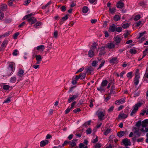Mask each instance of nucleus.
<instances>
[{"instance_id": "b1692460", "label": "nucleus", "mask_w": 148, "mask_h": 148, "mask_svg": "<svg viewBox=\"0 0 148 148\" xmlns=\"http://www.w3.org/2000/svg\"><path fill=\"white\" fill-rule=\"evenodd\" d=\"M86 73H82L79 75V79H84L86 77Z\"/></svg>"}, {"instance_id": "6ab92c4d", "label": "nucleus", "mask_w": 148, "mask_h": 148, "mask_svg": "<svg viewBox=\"0 0 148 148\" xmlns=\"http://www.w3.org/2000/svg\"><path fill=\"white\" fill-rule=\"evenodd\" d=\"M24 73V71L21 69H19L17 75L20 77H22L23 75V73Z\"/></svg>"}, {"instance_id": "a18cd8bd", "label": "nucleus", "mask_w": 148, "mask_h": 148, "mask_svg": "<svg viewBox=\"0 0 148 148\" xmlns=\"http://www.w3.org/2000/svg\"><path fill=\"white\" fill-rule=\"evenodd\" d=\"M10 87L8 85H4L3 86V88L4 90H8L10 88Z\"/></svg>"}, {"instance_id": "412c9836", "label": "nucleus", "mask_w": 148, "mask_h": 148, "mask_svg": "<svg viewBox=\"0 0 148 148\" xmlns=\"http://www.w3.org/2000/svg\"><path fill=\"white\" fill-rule=\"evenodd\" d=\"M104 48L101 47L100 48V50L99 51V55L100 56L103 55L105 54V52L104 51Z\"/></svg>"}, {"instance_id": "9d476101", "label": "nucleus", "mask_w": 148, "mask_h": 148, "mask_svg": "<svg viewBox=\"0 0 148 148\" xmlns=\"http://www.w3.org/2000/svg\"><path fill=\"white\" fill-rule=\"evenodd\" d=\"M88 56L90 58H92L95 56V53L94 50L90 49L88 52Z\"/></svg>"}, {"instance_id": "774afa93", "label": "nucleus", "mask_w": 148, "mask_h": 148, "mask_svg": "<svg viewBox=\"0 0 148 148\" xmlns=\"http://www.w3.org/2000/svg\"><path fill=\"white\" fill-rule=\"evenodd\" d=\"M134 129L135 130L134 133L136 134L140 130L138 128H137L136 127H134Z\"/></svg>"}, {"instance_id": "c03bdc74", "label": "nucleus", "mask_w": 148, "mask_h": 148, "mask_svg": "<svg viewBox=\"0 0 148 148\" xmlns=\"http://www.w3.org/2000/svg\"><path fill=\"white\" fill-rule=\"evenodd\" d=\"M91 123V121H89L85 122L83 124V125L85 127H87V125H90Z\"/></svg>"}, {"instance_id": "09e8293b", "label": "nucleus", "mask_w": 148, "mask_h": 148, "mask_svg": "<svg viewBox=\"0 0 148 148\" xmlns=\"http://www.w3.org/2000/svg\"><path fill=\"white\" fill-rule=\"evenodd\" d=\"M120 19L119 16L118 15H115L114 17V19L115 21H118Z\"/></svg>"}, {"instance_id": "4be33fe9", "label": "nucleus", "mask_w": 148, "mask_h": 148, "mask_svg": "<svg viewBox=\"0 0 148 148\" xmlns=\"http://www.w3.org/2000/svg\"><path fill=\"white\" fill-rule=\"evenodd\" d=\"M143 79L146 82L148 83V72H146L143 77Z\"/></svg>"}, {"instance_id": "ddd939ff", "label": "nucleus", "mask_w": 148, "mask_h": 148, "mask_svg": "<svg viewBox=\"0 0 148 148\" xmlns=\"http://www.w3.org/2000/svg\"><path fill=\"white\" fill-rule=\"evenodd\" d=\"M49 143V141L47 140H45L41 141L40 142V146L41 147H43L47 144Z\"/></svg>"}, {"instance_id": "bf43d9fd", "label": "nucleus", "mask_w": 148, "mask_h": 148, "mask_svg": "<svg viewBox=\"0 0 148 148\" xmlns=\"http://www.w3.org/2000/svg\"><path fill=\"white\" fill-rule=\"evenodd\" d=\"M18 51L17 49H15L12 53V54L14 56H16L18 55Z\"/></svg>"}, {"instance_id": "49530a36", "label": "nucleus", "mask_w": 148, "mask_h": 148, "mask_svg": "<svg viewBox=\"0 0 148 148\" xmlns=\"http://www.w3.org/2000/svg\"><path fill=\"white\" fill-rule=\"evenodd\" d=\"M129 26V25L128 23H125L122 25V27L124 29H126Z\"/></svg>"}, {"instance_id": "dca6fc26", "label": "nucleus", "mask_w": 148, "mask_h": 148, "mask_svg": "<svg viewBox=\"0 0 148 148\" xmlns=\"http://www.w3.org/2000/svg\"><path fill=\"white\" fill-rule=\"evenodd\" d=\"M77 139H73L71 142V143L70 145L71 146V147H73L76 146V142H77Z\"/></svg>"}, {"instance_id": "a19ab883", "label": "nucleus", "mask_w": 148, "mask_h": 148, "mask_svg": "<svg viewBox=\"0 0 148 148\" xmlns=\"http://www.w3.org/2000/svg\"><path fill=\"white\" fill-rule=\"evenodd\" d=\"M69 16V14H66L65 16H64L62 18V19L61 20V21H66V20H67Z\"/></svg>"}, {"instance_id": "4d7b16f0", "label": "nucleus", "mask_w": 148, "mask_h": 148, "mask_svg": "<svg viewBox=\"0 0 148 148\" xmlns=\"http://www.w3.org/2000/svg\"><path fill=\"white\" fill-rule=\"evenodd\" d=\"M76 102L75 101H73L71 105V108L72 109H73L75 105L76 104Z\"/></svg>"}, {"instance_id": "13d9d810", "label": "nucleus", "mask_w": 148, "mask_h": 148, "mask_svg": "<svg viewBox=\"0 0 148 148\" xmlns=\"http://www.w3.org/2000/svg\"><path fill=\"white\" fill-rule=\"evenodd\" d=\"M98 141V138L97 136L95 138L93 139L92 140V142L93 143H96Z\"/></svg>"}, {"instance_id": "f03ea898", "label": "nucleus", "mask_w": 148, "mask_h": 148, "mask_svg": "<svg viewBox=\"0 0 148 148\" xmlns=\"http://www.w3.org/2000/svg\"><path fill=\"white\" fill-rule=\"evenodd\" d=\"M142 105L141 102H138L135 104L133 107V110L130 113L131 116H133L137 112L139 108L141 107Z\"/></svg>"}, {"instance_id": "69168bd1", "label": "nucleus", "mask_w": 148, "mask_h": 148, "mask_svg": "<svg viewBox=\"0 0 148 148\" xmlns=\"http://www.w3.org/2000/svg\"><path fill=\"white\" fill-rule=\"evenodd\" d=\"M60 9H61V10L62 12H63L65 11L66 10V8L65 6L64 5L62 6L61 8Z\"/></svg>"}, {"instance_id": "8fccbe9b", "label": "nucleus", "mask_w": 148, "mask_h": 148, "mask_svg": "<svg viewBox=\"0 0 148 148\" xmlns=\"http://www.w3.org/2000/svg\"><path fill=\"white\" fill-rule=\"evenodd\" d=\"M122 29L121 27H118L117 28L116 27L115 31L119 32H121L122 31Z\"/></svg>"}, {"instance_id": "e2e57ef3", "label": "nucleus", "mask_w": 148, "mask_h": 148, "mask_svg": "<svg viewBox=\"0 0 148 148\" xmlns=\"http://www.w3.org/2000/svg\"><path fill=\"white\" fill-rule=\"evenodd\" d=\"M105 63V61H103L101 63V64H100L98 68V69H101L103 66L104 65V64Z\"/></svg>"}, {"instance_id": "4c0bfd02", "label": "nucleus", "mask_w": 148, "mask_h": 148, "mask_svg": "<svg viewBox=\"0 0 148 148\" xmlns=\"http://www.w3.org/2000/svg\"><path fill=\"white\" fill-rule=\"evenodd\" d=\"M42 25V23L40 22H37L33 26L35 28H37L38 26H40Z\"/></svg>"}, {"instance_id": "f257e3e1", "label": "nucleus", "mask_w": 148, "mask_h": 148, "mask_svg": "<svg viewBox=\"0 0 148 148\" xmlns=\"http://www.w3.org/2000/svg\"><path fill=\"white\" fill-rule=\"evenodd\" d=\"M148 119H146L142 122V127L140 130L142 132L146 133L148 132Z\"/></svg>"}, {"instance_id": "f8f14e48", "label": "nucleus", "mask_w": 148, "mask_h": 148, "mask_svg": "<svg viewBox=\"0 0 148 148\" xmlns=\"http://www.w3.org/2000/svg\"><path fill=\"white\" fill-rule=\"evenodd\" d=\"M124 6L123 3L120 1L118 2L116 4V7L119 8H122Z\"/></svg>"}, {"instance_id": "3c124183", "label": "nucleus", "mask_w": 148, "mask_h": 148, "mask_svg": "<svg viewBox=\"0 0 148 148\" xmlns=\"http://www.w3.org/2000/svg\"><path fill=\"white\" fill-rule=\"evenodd\" d=\"M98 62L96 60H95L93 61L92 65L93 66H96Z\"/></svg>"}, {"instance_id": "1a4fd4ad", "label": "nucleus", "mask_w": 148, "mask_h": 148, "mask_svg": "<svg viewBox=\"0 0 148 148\" xmlns=\"http://www.w3.org/2000/svg\"><path fill=\"white\" fill-rule=\"evenodd\" d=\"M114 41L115 42L116 45H118L120 42L121 41V38L118 36H117L114 38Z\"/></svg>"}, {"instance_id": "7c9ffc66", "label": "nucleus", "mask_w": 148, "mask_h": 148, "mask_svg": "<svg viewBox=\"0 0 148 148\" xmlns=\"http://www.w3.org/2000/svg\"><path fill=\"white\" fill-rule=\"evenodd\" d=\"M97 44L95 42H94L92 43V45L91 46L90 49L94 50V49L97 48Z\"/></svg>"}, {"instance_id": "e433bc0d", "label": "nucleus", "mask_w": 148, "mask_h": 148, "mask_svg": "<svg viewBox=\"0 0 148 148\" xmlns=\"http://www.w3.org/2000/svg\"><path fill=\"white\" fill-rule=\"evenodd\" d=\"M148 53V49H145L143 52V55L142 58H144Z\"/></svg>"}, {"instance_id": "052dcab7", "label": "nucleus", "mask_w": 148, "mask_h": 148, "mask_svg": "<svg viewBox=\"0 0 148 148\" xmlns=\"http://www.w3.org/2000/svg\"><path fill=\"white\" fill-rule=\"evenodd\" d=\"M144 140V138H140L136 139V141L137 142H142Z\"/></svg>"}, {"instance_id": "f3484780", "label": "nucleus", "mask_w": 148, "mask_h": 148, "mask_svg": "<svg viewBox=\"0 0 148 148\" xmlns=\"http://www.w3.org/2000/svg\"><path fill=\"white\" fill-rule=\"evenodd\" d=\"M128 117V115L124 113L120 114L119 115V118L121 119H125Z\"/></svg>"}, {"instance_id": "20e7f679", "label": "nucleus", "mask_w": 148, "mask_h": 148, "mask_svg": "<svg viewBox=\"0 0 148 148\" xmlns=\"http://www.w3.org/2000/svg\"><path fill=\"white\" fill-rule=\"evenodd\" d=\"M122 143L125 146H130L131 145L130 140L127 138L123 139L122 141Z\"/></svg>"}, {"instance_id": "79ce46f5", "label": "nucleus", "mask_w": 148, "mask_h": 148, "mask_svg": "<svg viewBox=\"0 0 148 148\" xmlns=\"http://www.w3.org/2000/svg\"><path fill=\"white\" fill-rule=\"evenodd\" d=\"M109 10L110 12L112 14L114 13L116 11L115 8H109Z\"/></svg>"}, {"instance_id": "c756f323", "label": "nucleus", "mask_w": 148, "mask_h": 148, "mask_svg": "<svg viewBox=\"0 0 148 148\" xmlns=\"http://www.w3.org/2000/svg\"><path fill=\"white\" fill-rule=\"evenodd\" d=\"M16 81V78L15 77H12L10 79V82L12 83H14Z\"/></svg>"}, {"instance_id": "4468645a", "label": "nucleus", "mask_w": 148, "mask_h": 148, "mask_svg": "<svg viewBox=\"0 0 148 148\" xmlns=\"http://www.w3.org/2000/svg\"><path fill=\"white\" fill-rule=\"evenodd\" d=\"M8 43L7 40H4L1 46V49L2 50L5 49Z\"/></svg>"}, {"instance_id": "c85d7f7f", "label": "nucleus", "mask_w": 148, "mask_h": 148, "mask_svg": "<svg viewBox=\"0 0 148 148\" xmlns=\"http://www.w3.org/2000/svg\"><path fill=\"white\" fill-rule=\"evenodd\" d=\"M125 134V132L123 131H121L117 133V136L119 137H121Z\"/></svg>"}, {"instance_id": "2f4dec72", "label": "nucleus", "mask_w": 148, "mask_h": 148, "mask_svg": "<svg viewBox=\"0 0 148 148\" xmlns=\"http://www.w3.org/2000/svg\"><path fill=\"white\" fill-rule=\"evenodd\" d=\"M97 90L98 91L102 92L103 91H105V89L103 88V87L101 86L97 88Z\"/></svg>"}, {"instance_id": "5701e85b", "label": "nucleus", "mask_w": 148, "mask_h": 148, "mask_svg": "<svg viewBox=\"0 0 148 148\" xmlns=\"http://www.w3.org/2000/svg\"><path fill=\"white\" fill-rule=\"evenodd\" d=\"M7 5L6 4H2L0 6V11H3L6 9Z\"/></svg>"}, {"instance_id": "f704fd0d", "label": "nucleus", "mask_w": 148, "mask_h": 148, "mask_svg": "<svg viewBox=\"0 0 148 148\" xmlns=\"http://www.w3.org/2000/svg\"><path fill=\"white\" fill-rule=\"evenodd\" d=\"M130 52L131 54H136L137 52L136 49L132 48L130 49Z\"/></svg>"}, {"instance_id": "6e6552de", "label": "nucleus", "mask_w": 148, "mask_h": 148, "mask_svg": "<svg viewBox=\"0 0 148 148\" xmlns=\"http://www.w3.org/2000/svg\"><path fill=\"white\" fill-rule=\"evenodd\" d=\"M140 78V76L139 75H136L134 78V84L135 85H137L138 84L139 82V79Z\"/></svg>"}, {"instance_id": "680f3d73", "label": "nucleus", "mask_w": 148, "mask_h": 148, "mask_svg": "<svg viewBox=\"0 0 148 148\" xmlns=\"http://www.w3.org/2000/svg\"><path fill=\"white\" fill-rule=\"evenodd\" d=\"M71 109H72L70 108H69V107L65 111V114H67L68 113Z\"/></svg>"}, {"instance_id": "de8ad7c7", "label": "nucleus", "mask_w": 148, "mask_h": 148, "mask_svg": "<svg viewBox=\"0 0 148 148\" xmlns=\"http://www.w3.org/2000/svg\"><path fill=\"white\" fill-rule=\"evenodd\" d=\"M31 2V0H26L24 3L23 4L25 5H27Z\"/></svg>"}, {"instance_id": "a211bd4d", "label": "nucleus", "mask_w": 148, "mask_h": 148, "mask_svg": "<svg viewBox=\"0 0 148 148\" xmlns=\"http://www.w3.org/2000/svg\"><path fill=\"white\" fill-rule=\"evenodd\" d=\"M116 29V25L114 24H113L110 26L109 27V29L110 31L112 32H114Z\"/></svg>"}, {"instance_id": "0e129e2a", "label": "nucleus", "mask_w": 148, "mask_h": 148, "mask_svg": "<svg viewBox=\"0 0 148 148\" xmlns=\"http://www.w3.org/2000/svg\"><path fill=\"white\" fill-rule=\"evenodd\" d=\"M74 100V99H73V98L72 97H69V98L68 100L67 101V102L69 103H70L72 101H73Z\"/></svg>"}, {"instance_id": "6e6d98bb", "label": "nucleus", "mask_w": 148, "mask_h": 148, "mask_svg": "<svg viewBox=\"0 0 148 148\" xmlns=\"http://www.w3.org/2000/svg\"><path fill=\"white\" fill-rule=\"evenodd\" d=\"M10 102V98L8 97L5 99L3 102V103H9Z\"/></svg>"}, {"instance_id": "37998d69", "label": "nucleus", "mask_w": 148, "mask_h": 148, "mask_svg": "<svg viewBox=\"0 0 148 148\" xmlns=\"http://www.w3.org/2000/svg\"><path fill=\"white\" fill-rule=\"evenodd\" d=\"M101 146V144L97 143L94 145V148H100Z\"/></svg>"}, {"instance_id": "58836bf2", "label": "nucleus", "mask_w": 148, "mask_h": 148, "mask_svg": "<svg viewBox=\"0 0 148 148\" xmlns=\"http://www.w3.org/2000/svg\"><path fill=\"white\" fill-rule=\"evenodd\" d=\"M51 1H49L47 4H46L45 5L43 6L42 7V9H45L49 5H51Z\"/></svg>"}, {"instance_id": "cd10ccee", "label": "nucleus", "mask_w": 148, "mask_h": 148, "mask_svg": "<svg viewBox=\"0 0 148 148\" xmlns=\"http://www.w3.org/2000/svg\"><path fill=\"white\" fill-rule=\"evenodd\" d=\"M45 49V46L43 45H40L37 46L36 49L38 50H41L43 51Z\"/></svg>"}, {"instance_id": "7ed1b4c3", "label": "nucleus", "mask_w": 148, "mask_h": 148, "mask_svg": "<svg viewBox=\"0 0 148 148\" xmlns=\"http://www.w3.org/2000/svg\"><path fill=\"white\" fill-rule=\"evenodd\" d=\"M96 114L98 116L99 119L100 121L104 120L103 117L105 115L104 112L98 111L96 112Z\"/></svg>"}, {"instance_id": "338daca9", "label": "nucleus", "mask_w": 148, "mask_h": 148, "mask_svg": "<svg viewBox=\"0 0 148 148\" xmlns=\"http://www.w3.org/2000/svg\"><path fill=\"white\" fill-rule=\"evenodd\" d=\"M19 33L17 32L15 33L13 36V38L14 39H16L17 38V36L19 35Z\"/></svg>"}, {"instance_id": "603ef678", "label": "nucleus", "mask_w": 148, "mask_h": 148, "mask_svg": "<svg viewBox=\"0 0 148 148\" xmlns=\"http://www.w3.org/2000/svg\"><path fill=\"white\" fill-rule=\"evenodd\" d=\"M92 130L90 128H88L86 130V133L87 134H89L91 133Z\"/></svg>"}, {"instance_id": "ea45409f", "label": "nucleus", "mask_w": 148, "mask_h": 148, "mask_svg": "<svg viewBox=\"0 0 148 148\" xmlns=\"http://www.w3.org/2000/svg\"><path fill=\"white\" fill-rule=\"evenodd\" d=\"M140 18V14H138L135 16L134 18V21H136L139 19Z\"/></svg>"}, {"instance_id": "5fc2aeb1", "label": "nucleus", "mask_w": 148, "mask_h": 148, "mask_svg": "<svg viewBox=\"0 0 148 148\" xmlns=\"http://www.w3.org/2000/svg\"><path fill=\"white\" fill-rule=\"evenodd\" d=\"M81 110L79 108H77L76 109H74L73 110V112L75 114L77 113V112H80Z\"/></svg>"}, {"instance_id": "473e14b6", "label": "nucleus", "mask_w": 148, "mask_h": 148, "mask_svg": "<svg viewBox=\"0 0 148 148\" xmlns=\"http://www.w3.org/2000/svg\"><path fill=\"white\" fill-rule=\"evenodd\" d=\"M142 122L141 121L139 120L136 123L135 125L138 127H139L141 126H142Z\"/></svg>"}, {"instance_id": "72a5a7b5", "label": "nucleus", "mask_w": 148, "mask_h": 148, "mask_svg": "<svg viewBox=\"0 0 148 148\" xmlns=\"http://www.w3.org/2000/svg\"><path fill=\"white\" fill-rule=\"evenodd\" d=\"M35 57L36 60H39V61H41L42 60V58L41 56L40 55H36L35 56Z\"/></svg>"}, {"instance_id": "39448f33", "label": "nucleus", "mask_w": 148, "mask_h": 148, "mask_svg": "<svg viewBox=\"0 0 148 148\" xmlns=\"http://www.w3.org/2000/svg\"><path fill=\"white\" fill-rule=\"evenodd\" d=\"M125 98H122L115 101V104L117 105L124 103L125 102Z\"/></svg>"}, {"instance_id": "bb28decb", "label": "nucleus", "mask_w": 148, "mask_h": 148, "mask_svg": "<svg viewBox=\"0 0 148 148\" xmlns=\"http://www.w3.org/2000/svg\"><path fill=\"white\" fill-rule=\"evenodd\" d=\"M111 129L110 128H107L104 132L103 134L106 136L111 132Z\"/></svg>"}, {"instance_id": "c9c22d12", "label": "nucleus", "mask_w": 148, "mask_h": 148, "mask_svg": "<svg viewBox=\"0 0 148 148\" xmlns=\"http://www.w3.org/2000/svg\"><path fill=\"white\" fill-rule=\"evenodd\" d=\"M127 77L129 78V79H130L133 76L132 75V72H130L128 73L126 75Z\"/></svg>"}, {"instance_id": "0eeeda50", "label": "nucleus", "mask_w": 148, "mask_h": 148, "mask_svg": "<svg viewBox=\"0 0 148 148\" xmlns=\"http://www.w3.org/2000/svg\"><path fill=\"white\" fill-rule=\"evenodd\" d=\"M8 68V69H10L14 71L15 68V63L13 62H10L9 63Z\"/></svg>"}, {"instance_id": "2eb2a0df", "label": "nucleus", "mask_w": 148, "mask_h": 148, "mask_svg": "<svg viewBox=\"0 0 148 148\" xmlns=\"http://www.w3.org/2000/svg\"><path fill=\"white\" fill-rule=\"evenodd\" d=\"M109 61L110 63H116L117 61V58L116 57H113L110 60H109Z\"/></svg>"}, {"instance_id": "aec40b11", "label": "nucleus", "mask_w": 148, "mask_h": 148, "mask_svg": "<svg viewBox=\"0 0 148 148\" xmlns=\"http://www.w3.org/2000/svg\"><path fill=\"white\" fill-rule=\"evenodd\" d=\"M14 71L8 68V70L7 71V75L8 76H10L12 75Z\"/></svg>"}, {"instance_id": "393cba45", "label": "nucleus", "mask_w": 148, "mask_h": 148, "mask_svg": "<svg viewBox=\"0 0 148 148\" xmlns=\"http://www.w3.org/2000/svg\"><path fill=\"white\" fill-rule=\"evenodd\" d=\"M88 8L87 6H84L82 9V11L84 13H87L88 11Z\"/></svg>"}, {"instance_id": "423d86ee", "label": "nucleus", "mask_w": 148, "mask_h": 148, "mask_svg": "<svg viewBox=\"0 0 148 148\" xmlns=\"http://www.w3.org/2000/svg\"><path fill=\"white\" fill-rule=\"evenodd\" d=\"M27 21L31 25L34 24L37 21L36 19L34 17H32L29 19H28Z\"/></svg>"}, {"instance_id": "9b49d317", "label": "nucleus", "mask_w": 148, "mask_h": 148, "mask_svg": "<svg viewBox=\"0 0 148 148\" xmlns=\"http://www.w3.org/2000/svg\"><path fill=\"white\" fill-rule=\"evenodd\" d=\"M107 47L109 49L114 48L115 47V45L112 42L108 43L106 45Z\"/></svg>"}, {"instance_id": "a878e982", "label": "nucleus", "mask_w": 148, "mask_h": 148, "mask_svg": "<svg viewBox=\"0 0 148 148\" xmlns=\"http://www.w3.org/2000/svg\"><path fill=\"white\" fill-rule=\"evenodd\" d=\"M108 81L107 80H103L101 84V86L103 87L106 86L108 84Z\"/></svg>"}, {"instance_id": "864d4df0", "label": "nucleus", "mask_w": 148, "mask_h": 148, "mask_svg": "<svg viewBox=\"0 0 148 148\" xmlns=\"http://www.w3.org/2000/svg\"><path fill=\"white\" fill-rule=\"evenodd\" d=\"M146 34V32L144 31L143 32H142L139 34V36L138 38V39H139L141 38L145 34Z\"/></svg>"}]
</instances>
